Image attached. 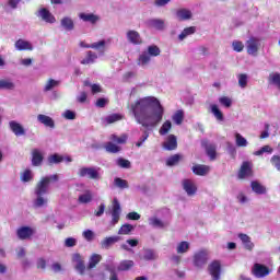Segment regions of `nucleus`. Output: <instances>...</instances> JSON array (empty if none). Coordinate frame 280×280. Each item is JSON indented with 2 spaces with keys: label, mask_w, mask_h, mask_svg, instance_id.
I'll list each match as a JSON object with an SVG mask.
<instances>
[{
  "label": "nucleus",
  "mask_w": 280,
  "mask_h": 280,
  "mask_svg": "<svg viewBox=\"0 0 280 280\" xmlns=\"http://www.w3.org/2000/svg\"><path fill=\"white\" fill-rule=\"evenodd\" d=\"M43 161H45V156L38 149H33L32 151V165L34 167H40L43 165Z\"/></svg>",
  "instance_id": "15"
},
{
  "label": "nucleus",
  "mask_w": 280,
  "mask_h": 280,
  "mask_svg": "<svg viewBox=\"0 0 280 280\" xmlns=\"http://www.w3.org/2000/svg\"><path fill=\"white\" fill-rule=\"evenodd\" d=\"M83 237L86 240V242H93V240H95V233H93L91 230H85L83 232Z\"/></svg>",
  "instance_id": "57"
},
{
  "label": "nucleus",
  "mask_w": 280,
  "mask_h": 280,
  "mask_svg": "<svg viewBox=\"0 0 280 280\" xmlns=\"http://www.w3.org/2000/svg\"><path fill=\"white\" fill-rule=\"evenodd\" d=\"M32 171L31 170H25L21 176V180H23V183H30V180H32Z\"/></svg>",
  "instance_id": "55"
},
{
  "label": "nucleus",
  "mask_w": 280,
  "mask_h": 280,
  "mask_svg": "<svg viewBox=\"0 0 280 280\" xmlns=\"http://www.w3.org/2000/svg\"><path fill=\"white\" fill-rule=\"evenodd\" d=\"M130 108L137 124L143 128H156L165 115L161 101L154 96L139 98L130 105Z\"/></svg>",
  "instance_id": "1"
},
{
  "label": "nucleus",
  "mask_w": 280,
  "mask_h": 280,
  "mask_svg": "<svg viewBox=\"0 0 280 280\" xmlns=\"http://www.w3.org/2000/svg\"><path fill=\"white\" fill-rule=\"evenodd\" d=\"M176 16L178 21H189V19H191V11L187 9H179L176 12Z\"/></svg>",
  "instance_id": "25"
},
{
  "label": "nucleus",
  "mask_w": 280,
  "mask_h": 280,
  "mask_svg": "<svg viewBox=\"0 0 280 280\" xmlns=\"http://www.w3.org/2000/svg\"><path fill=\"white\" fill-rule=\"evenodd\" d=\"M172 119H173L174 124H176L177 126H180L185 119V112H183V109L177 110L172 116Z\"/></svg>",
  "instance_id": "35"
},
{
  "label": "nucleus",
  "mask_w": 280,
  "mask_h": 280,
  "mask_svg": "<svg viewBox=\"0 0 280 280\" xmlns=\"http://www.w3.org/2000/svg\"><path fill=\"white\" fill-rule=\"evenodd\" d=\"M142 259L144 261H153V259H156V254L152 249H145Z\"/></svg>",
  "instance_id": "50"
},
{
  "label": "nucleus",
  "mask_w": 280,
  "mask_h": 280,
  "mask_svg": "<svg viewBox=\"0 0 280 280\" xmlns=\"http://www.w3.org/2000/svg\"><path fill=\"white\" fill-rule=\"evenodd\" d=\"M97 60V54L92 50L86 52V56L83 60H81V65H93Z\"/></svg>",
  "instance_id": "26"
},
{
  "label": "nucleus",
  "mask_w": 280,
  "mask_h": 280,
  "mask_svg": "<svg viewBox=\"0 0 280 280\" xmlns=\"http://www.w3.org/2000/svg\"><path fill=\"white\" fill-rule=\"evenodd\" d=\"M58 180H60V176L58 174L40 178L35 186V195L37 196L34 201L35 207H44L47 205V199H44L43 196H45V194H49V186L51 183H58Z\"/></svg>",
  "instance_id": "2"
},
{
  "label": "nucleus",
  "mask_w": 280,
  "mask_h": 280,
  "mask_svg": "<svg viewBox=\"0 0 280 280\" xmlns=\"http://www.w3.org/2000/svg\"><path fill=\"white\" fill-rule=\"evenodd\" d=\"M219 102L222 106H225V108H231V105L233 104V101L228 96L220 97Z\"/></svg>",
  "instance_id": "54"
},
{
  "label": "nucleus",
  "mask_w": 280,
  "mask_h": 280,
  "mask_svg": "<svg viewBox=\"0 0 280 280\" xmlns=\"http://www.w3.org/2000/svg\"><path fill=\"white\" fill-rule=\"evenodd\" d=\"M191 34H196L195 26L184 28V31L179 34L178 38L179 40H185V38H187V36H191Z\"/></svg>",
  "instance_id": "39"
},
{
  "label": "nucleus",
  "mask_w": 280,
  "mask_h": 280,
  "mask_svg": "<svg viewBox=\"0 0 280 280\" xmlns=\"http://www.w3.org/2000/svg\"><path fill=\"white\" fill-rule=\"evenodd\" d=\"M211 113L218 121H224V114L222 113V110H220L218 105H211Z\"/></svg>",
  "instance_id": "36"
},
{
  "label": "nucleus",
  "mask_w": 280,
  "mask_h": 280,
  "mask_svg": "<svg viewBox=\"0 0 280 280\" xmlns=\"http://www.w3.org/2000/svg\"><path fill=\"white\" fill-rule=\"evenodd\" d=\"M14 82L9 79H1L0 80V90L2 91H14Z\"/></svg>",
  "instance_id": "30"
},
{
  "label": "nucleus",
  "mask_w": 280,
  "mask_h": 280,
  "mask_svg": "<svg viewBox=\"0 0 280 280\" xmlns=\"http://www.w3.org/2000/svg\"><path fill=\"white\" fill-rule=\"evenodd\" d=\"M235 140L237 148H246L248 145V141L246 140V138H244L240 133H235Z\"/></svg>",
  "instance_id": "46"
},
{
  "label": "nucleus",
  "mask_w": 280,
  "mask_h": 280,
  "mask_svg": "<svg viewBox=\"0 0 280 280\" xmlns=\"http://www.w3.org/2000/svg\"><path fill=\"white\" fill-rule=\"evenodd\" d=\"M191 170L196 176H207V174L211 172V167L205 164H196L191 167Z\"/></svg>",
  "instance_id": "16"
},
{
  "label": "nucleus",
  "mask_w": 280,
  "mask_h": 280,
  "mask_svg": "<svg viewBox=\"0 0 280 280\" xmlns=\"http://www.w3.org/2000/svg\"><path fill=\"white\" fill-rule=\"evenodd\" d=\"M127 220H141V214L138 212H129L127 214Z\"/></svg>",
  "instance_id": "64"
},
{
  "label": "nucleus",
  "mask_w": 280,
  "mask_h": 280,
  "mask_svg": "<svg viewBox=\"0 0 280 280\" xmlns=\"http://www.w3.org/2000/svg\"><path fill=\"white\" fill-rule=\"evenodd\" d=\"M37 120L39 121V124H43L44 126H46V128H56V122L54 121V118L45 114H39L37 116Z\"/></svg>",
  "instance_id": "19"
},
{
  "label": "nucleus",
  "mask_w": 280,
  "mask_h": 280,
  "mask_svg": "<svg viewBox=\"0 0 280 280\" xmlns=\"http://www.w3.org/2000/svg\"><path fill=\"white\" fill-rule=\"evenodd\" d=\"M37 16L45 21V23H56V16L47 8L39 9Z\"/></svg>",
  "instance_id": "12"
},
{
  "label": "nucleus",
  "mask_w": 280,
  "mask_h": 280,
  "mask_svg": "<svg viewBox=\"0 0 280 280\" xmlns=\"http://www.w3.org/2000/svg\"><path fill=\"white\" fill-rule=\"evenodd\" d=\"M119 240H121V237H119V236H108V237H105L101 242V247L102 248H108L109 246H113L114 244H117V242H119Z\"/></svg>",
  "instance_id": "24"
},
{
  "label": "nucleus",
  "mask_w": 280,
  "mask_h": 280,
  "mask_svg": "<svg viewBox=\"0 0 280 280\" xmlns=\"http://www.w3.org/2000/svg\"><path fill=\"white\" fill-rule=\"evenodd\" d=\"M151 224H152V226H156L158 229L165 228V223H163V221H161V219H159V218L151 219Z\"/></svg>",
  "instance_id": "58"
},
{
  "label": "nucleus",
  "mask_w": 280,
  "mask_h": 280,
  "mask_svg": "<svg viewBox=\"0 0 280 280\" xmlns=\"http://www.w3.org/2000/svg\"><path fill=\"white\" fill-rule=\"evenodd\" d=\"M121 218V205L117 198H114L112 202V221L110 224L113 226L119 224V220Z\"/></svg>",
  "instance_id": "4"
},
{
  "label": "nucleus",
  "mask_w": 280,
  "mask_h": 280,
  "mask_svg": "<svg viewBox=\"0 0 280 280\" xmlns=\"http://www.w3.org/2000/svg\"><path fill=\"white\" fill-rule=\"evenodd\" d=\"M164 150H167L168 152H172L178 148V140L176 136L170 135L166 140L163 142Z\"/></svg>",
  "instance_id": "9"
},
{
  "label": "nucleus",
  "mask_w": 280,
  "mask_h": 280,
  "mask_svg": "<svg viewBox=\"0 0 280 280\" xmlns=\"http://www.w3.org/2000/svg\"><path fill=\"white\" fill-rule=\"evenodd\" d=\"M149 27H153V30H165V21L161 19H151L148 22Z\"/></svg>",
  "instance_id": "23"
},
{
  "label": "nucleus",
  "mask_w": 280,
  "mask_h": 280,
  "mask_svg": "<svg viewBox=\"0 0 280 280\" xmlns=\"http://www.w3.org/2000/svg\"><path fill=\"white\" fill-rule=\"evenodd\" d=\"M135 231V225L130 223L122 224L118 230V235H130Z\"/></svg>",
  "instance_id": "31"
},
{
  "label": "nucleus",
  "mask_w": 280,
  "mask_h": 280,
  "mask_svg": "<svg viewBox=\"0 0 280 280\" xmlns=\"http://www.w3.org/2000/svg\"><path fill=\"white\" fill-rule=\"evenodd\" d=\"M148 54L152 57L161 56V48L156 45H151L148 47Z\"/></svg>",
  "instance_id": "51"
},
{
  "label": "nucleus",
  "mask_w": 280,
  "mask_h": 280,
  "mask_svg": "<svg viewBox=\"0 0 280 280\" xmlns=\"http://www.w3.org/2000/svg\"><path fill=\"white\" fill-rule=\"evenodd\" d=\"M102 261V255L100 254H93L91 257H90V260H89V265H88V270H93V268H95V266H97V264H100Z\"/></svg>",
  "instance_id": "27"
},
{
  "label": "nucleus",
  "mask_w": 280,
  "mask_h": 280,
  "mask_svg": "<svg viewBox=\"0 0 280 280\" xmlns=\"http://www.w3.org/2000/svg\"><path fill=\"white\" fill-rule=\"evenodd\" d=\"M252 275L257 279H264V277H268V275H270V268L266 265L256 262L252 268Z\"/></svg>",
  "instance_id": "6"
},
{
  "label": "nucleus",
  "mask_w": 280,
  "mask_h": 280,
  "mask_svg": "<svg viewBox=\"0 0 280 280\" xmlns=\"http://www.w3.org/2000/svg\"><path fill=\"white\" fill-rule=\"evenodd\" d=\"M108 102H109L108 98L100 97V98H97L95 106L97 108H105L106 104H108Z\"/></svg>",
  "instance_id": "60"
},
{
  "label": "nucleus",
  "mask_w": 280,
  "mask_h": 280,
  "mask_svg": "<svg viewBox=\"0 0 280 280\" xmlns=\"http://www.w3.org/2000/svg\"><path fill=\"white\" fill-rule=\"evenodd\" d=\"M117 166L122 167L124 170H130V161H128L124 158H119L117 160Z\"/></svg>",
  "instance_id": "53"
},
{
  "label": "nucleus",
  "mask_w": 280,
  "mask_h": 280,
  "mask_svg": "<svg viewBox=\"0 0 280 280\" xmlns=\"http://www.w3.org/2000/svg\"><path fill=\"white\" fill-rule=\"evenodd\" d=\"M250 187H252V190L255 194H258L259 196L266 194V186L261 185L259 182H256V180L252 182Z\"/></svg>",
  "instance_id": "28"
},
{
  "label": "nucleus",
  "mask_w": 280,
  "mask_h": 280,
  "mask_svg": "<svg viewBox=\"0 0 280 280\" xmlns=\"http://www.w3.org/2000/svg\"><path fill=\"white\" fill-rule=\"evenodd\" d=\"M86 49H96V51H102V54H104V50L106 49V40L102 39L93 43L91 46H86Z\"/></svg>",
  "instance_id": "32"
},
{
  "label": "nucleus",
  "mask_w": 280,
  "mask_h": 280,
  "mask_svg": "<svg viewBox=\"0 0 280 280\" xmlns=\"http://www.w3.org/2000/svg\"><path fill=\"white\" fill-rule=\"evenodd\" d=\"M257 51H259V39L250 37L249 40H247V54H249V56H257Z\"/></svg>",
  "instance_id": "14"
},
{
  "label": "nucleus",
  "mask_w": 280,
  "mask_h": 280,
  "mask_svg": "<svg viewBox=\"0 0 280 280\" xmlns=\"http://www.w3.org/2000/svg\"><path fill=\"white\" fill-rule=\"evenodd\" d=\"M61 25L68 32H71L75 27V24H73V20L71 18H63L61 20Z\"/></svg>",
  "instance_id": "40"
},
{
  "label": "nucleus",
  "mask_w": 280,
  "mask_h": 280,
  "mask_svg": "<svg viewBox=\"0 0 280 280\" xmlns=\"http://www.w3.org/2000/svg\"><path fill=\"white\" fill-rule=\"evenodd\" d=\"M135 266V261L132 260H122L120 261L117 270H119L120 272H124L126 270H130V268H132Z\"/></svg>",
  "instance_id": "38"
},
{
  "label": "nucleus",
  "mask_w": 280,
  "mask_h": 280,
  "mask_svg": "<svg viewBox=\"0 0 280 280\" xmlns=\"http://www.w3.org/2000/svg\"><path fill=\"white\" fill-rule=\"evenodd\" d=\"M62 161H65V156H62L58 153H55V154L48 156L49 165H58V163H62Z\"/></svg>",
  "instance_id": "37"
},
{
  "label": "nucleus",
  "mask_w": 280,
  "mask_h": 280,
  "mask_svg": "<svg viewBox=\"0 0 280 280\" xmlns=\"http://www.w3.org/2000/svg\"><path fill=\"white\" fill-rule=\"evenodd\" d=\"M127 39L132 45H141L143 39L141 38V34L137 31H128L127 32Z\"/></svg>",
  "instance_id": "17"
},
{
  "label": "nucleus",
  "mask_w": 280,
  "mask_h": 280,
  "mask_svg": "<svg viewBox=\"0 0 280 280\" xmlns=\"http://www.w3.org/2000/svg\"><path fill=\"white\" fill-rule=\"evenodd\" d=\"M148 137H150V133L148 130H145L142 135V137L139 139V141L136 143L137 148H141L145 141H148Z\"/></svg>",
  "instance_id": "59"
},
{
  "label": "nucleus",
  "mask_w": 280,
  "mask_h": 280,
  "mask_svg": "<svg viewBox=\"0 0 280 280\" xmlns=\"http://www.w3.org/2000/svg\"><path fill=\"white\" fill-rule=\"evenodd\" d=\"M104 149L106 150V152H108L109 154H117L118 152H121V147L113 143V142H107L104 145Z\"/></svg>",
  "instance_id": "33"
},
{
  "label": "nucleus",
  "mask_w": 280,
  "mask_h": 280,
  "mask_svg": "<svg viewBox=\"0 0 280 280\" xmlns=\"http://www.w3.org/2000/svg\"><path fill=\"white\" fill-rule=\"evenodd\" d=\"M253 176V163L243 162L238 171V178L242 180L244 178H250Z\"/></svg>",
  "instance_id": "7"
},
{
  "label": "nucleus",
  "mask_w": 280,
  "mask_h": 280,
  "mask_svg": "<svg viewBox=\"0 0 280 280\" xmlns=\"http://www.w3.org/2000/svg\"><path fill=\"white\" fill-rule=\"evenodd\" d=\"M271 164L280 172V156L279 155H273L271 158Z\"/></svg>",
  "instance_id": "62"
},
{
  "label": "nucleus",
  "mask_w": 280,
  "mask_h": 280,
  "mask_svg": "<svg viewBox=\"0 0 280 280\" xmlns=\"http://www.w3.org/2000/svg\"><path fill=\"white\" fill-rule=\"evenodd\" d=\"M75 244H78V241H75V238H73V237H68L65 241V246H67V248H73V246H75Z\"/></svg>",
  "instance_id": "61"
},
{
  "label": "nucleus",
  "mask_w": 280,
  "mask_h": 280,
  "mask_svg": "<svg viewBox=\"0 0 280 280\" xmlns=\"http://www.w3.org/2000/svg\"><path fill=\"white\" fill-rule=\"evenodd\" d=\"M114 185L116 187H118L119 189H128V187H129L128 180L121 179V177H116L114 179Z\"/></svg>",
  "instance_id": "45"
},
{
  "label": "nucleus",
  "mask_w": 280,
  "mask_h": 280,
  "mask_svg": "<svg viewBox=\"0 0 280 280\" xmlns=\"http://www.w3.org/2000/svg\"><path fill=\"white\" fill-rule=\"evenodd\" d=\"M183 159V155L176 153L174 155H171L167 160H166V165L168 167H174V165H178V163H180V160Z\"/></svg>",
  "instance_id": "34"
},
{
  "label": "nucleus",
  "mask_w": 280,
  "mask_h": 280,
  "mask_svg": "<svg viewBox=\"0 0 280 280\" xmlns=\"http://www.w3.org/2000/svg\"><path fill=\"white\" fill-rule=\"evenodd\" d=\"M63 117H65L66 119L73 120V119H75V113L72 112V110H70V109H67V110L65 112V114H63Z\"/></svg>",
  "instance_id": "63"
},
{
  "label": "nucleus",
  "mask_w": 280,
  "mask_h": 280,
  "mask_svg": "<svg viewBox=\"0 0 280 280\" xmlns=\"http://www.w3.org/2000/svg\"><path fill=\"white\" fill-rule=\"evenodd\" d=\"M78 176L81 178H90V180H100V172H97V168L95 167H81Z\"/></svg>",
  "instance_id": "5"
},
{
  "label": "nucleus",
  "mask_w": 280,
  "mask_h": 280,
  "mask_svg": "<svg viewBox=\"0 0 280 280\" xmlns=\"http://www.w3.org/2000/svg\"><path fill=\"white\" fill-rule=\"evenodd\" d=\"M124 119V115L121 114H110L105 118L107 124H115L116 121H121Z\"/></svg>",
  "instance_id": "43"
},
{
  "label": "nucleus",
  "mask_w": 280,
  "mask_h": 280,
  "mask_svg": "<svg viewBox=\"0 0 280 280\" xmlns=\"http://www.w3.org/2000/svg\"><path fill=\"white\" fill-rule=\"evenodd\" d=\"M9 128L13 135H15V137H25V128H23L22 124H19L15 120H11L9 122Z\"/></svg>",
  "instance_id": "13"
},
{
  "label": "nucleus",
  "mask_w": 280,
  "mask_h": 280,
  "mask_svg": "<svg viewBox=\"0 0 280 280\" xmlns=\"http://www.w3.org/2000/svg\"><path fill=\"white\" fill-rule=\"evenodd\" d=\"M232 47H233L234 51H237V52L244 51V43H242L240 40H234L232 43Z\"/></svg>",
  "instance_id": "56"
},
{
  "label": "nucleus",
  "mask_w": 280,
  "mask_h": 280,
  "mask_svg": "<svg viewBox=\"0 0 280 280\" xmlns=\"http://www.w3.org/2000/svg\"><path fill=\"white\" fill-rule=\"evenodd\" d=\"M269 83L275 84V86H277V89L280 91V73L279 72L270 73Z\"/></svg>",
  "instance_id": "41"
},
{
  "label": "nucleus",
  "mask_w": 280,
  "mask_h": 280,
  "mask_svg": "<svg viewBox=\"0 0 280 280\" xmlns=\"http://www.w3.org/2000/svg\"><path fill=\"white\" fill-rule=\"evenodd\" d=\"M170 130H172V121L166 120L163 122L159 132H160L161 137H165V135H167V132H170Z\"/></svg>",
  "instance_id": "42"
},
{
  "label": "nucleus",
  "mask_w": 280,
  "mask_h": 280,
  "mask_svg": "<svg viewBox=\"0 0 280 280\" xmlns=\"http://www.w3.org/2000/svg\"><path fill=\"white\" fill-rule=\"evenodd\" d=\"M72 261H74L75 265V270L80 273V275H84V272H86V265H84V259L82 258V255L80 254H74L72 256Z\"/></svg>",
  "instance_id": "11"
},
{
  "label": "nucleus",
  "mask_w": 280,
  "mask_h": 280,
  "mask_svg": "<svg viewBox=\"0 0 280 280\" xmlns=\"http://www.w3.org/2000/svg\"><path fill=\"white\" fill-rule=\"evenodd\" d=\"M208 261H209V252H207V249H201L195 253L192 257V264L194 266H196V268H202L203 266H207Z\"/></svg>",
  "instance_id": "3"
},
{
  "label": "nucleus",
  "mask_w": 280,
  "mask_h": 280,
  "mask_svg": "<svg viewBox=\"0 0 280 280\" xmlns=\"http://www.w3.org/2000/svg\"><path fill=\"white\" fill-rule=\"evenodd\" d=\"M78 200L81 205H89V202H92L93 200V192L91 190H85L83 195L79 196Z\"/></svg>",
  "instance_id": "29"
},
{
  "label": "nucleus",
  "mask_w": 280,
  "mask_h": 280,
  "mask_svg": "<svg viewBox=\"0 0 280 280\" xmlns=\"http://www.w3.org/2000/svg\"><path fill=\"white\" fill-rule=\"evenodd\" d=\"M16 235L19 240H32V235H34V229L31 226H21L16 230Z\"/></svg>",
  "instance_id": "8"
},
{
  "label": "nucleus",
  "mask_w": 280,
  "mask_h": 280,
  "mask_svg": "<svg viewBox=\"0 0 280 280\" xmlns=\"http://www.w3.org/2000/svg\"><path fill=\"white\" fill-rule=\"evenodd\" d=\"M189 250V243L187 241H183L177 245L178 255H183Z\"/></svg>",
  "instance_id": "47"
},
{
  "label": "nucleus",
  "mask_w": 280,
  "mask_h": 280,
  "mask_svg": "<svg viewBox=\"0 0 280 280\" xmlns=\"http://www.w3.org/2000/svg\"><path fill=\"white\" fill-rule=\"evenodd\" d=\"M79 19H81V21H84V23H91L92 25H95V23L100 21L98 15L93 13H80Z\"/></svg>",
  "instance_id": "21"
},
{
  "label": "nucleus",
  "mask_w": 280,
  "mask_h": 280,
  "mask_svg": "<svg viewBox=\"0 0 280 280\" xmlns=\"http://www.w3.org/2000/svg\"><path fill=\"white\" fill-rule=\"evenodd\" d=\"M183 189L186 191L187 196H196V191H198V186L191 179L183 180Z\"/></svg>",
  "instance_id": "10"
},
{
  "label": "nucleus",
  "mask_w": 280,
  "mask_h": 280,
  "mask_svg": "<svg viewBox=\"0 0 280 280\" xmlns=\"http://www.w3.org/2000/svg\"><path fill=\"white\" fill-rule=\"evenodd\" d=\"M110 139L114 141V143L124 144L126 143V141H128V136L121 135L120 137H118L117 135H112Z\"/></svg>",
  "instance_id": "49"
},
{
  "label": "nucleus",
  "mask_w": 280,
  "mask_h": 280,
  "mask_svg": "<svg viewBox=\"0 0 280 280\" xmlns=\"http://www.w3.org/2000/svg\"><path fill=\"white\" fill-rule=\"evenodd\" d=\"M15 48L18 51H32V49H34L32 44L25 39H18L15 42Z\"/></svg>",
  "instance_id": "20"
},
{
  "label": "nucleus",
  "mask_w": 280,
  "mask_h": 280,
  "mask_svg": "<svg viewBox=\"0 0 280 280\" xmlns=\"http://www.w3.org/2000/svg\"><path fill=\"white\" fill-rule=\"evenodd\" d=\"M56 86H60V81L49 79L44 88V92L47 93L51 91V89H56Z\"/></svg>",
  "instance_id": "44"
},
{
  "label": "nucleus",
  "mask_w": 280,
  "mask_h": 280,
  "mask_svg": "<svg viewBox=\"0 0 280 280\" xmlns=\"http://www.w3.org/2000/svg\"><path fill=\"white\" fill-rule=\"evenodd\" d=\"M238 86H241V89H246V86H248V75L244 73L238 74Z\"/></svg>",
  "instance_id": "52"
},
{
  "label": "nucleus",
  "mask_w": 280,
  "mask_h": 280,
  "mask_svg": "<svg viewBox=\"0 0 280 280\" xmlns=\"http://www.w3.org/2000/svg\"><path fill=\"white\" fill-rule=\"evenodd\" d=\"M205 150L207 156H209L210 161H215L218 159V147L213 143L205 144Z\"/></svg>",
  "instance_id": "18"
},
{
  "label": "nucleus",
  "mask_w": 280,
  "mask_h": 280,
  "mask_svg": "<svg viewBox=\"0 0 280 280\" xmlns=\"http://www.w3.org/2000/svg\"><path fill=\"white\" fill-rule=\"evenodd\" d=\"M150 60H151L150 55H148V52H143L138 58V65L141 67H145V65H148Z\"/></svg>",
  "instance_id": "48"
},
{
  "label": "nucleus",
  "mask_w": 280,
  "mask_h": 280,
  "mask_svg": "<svg viewBox=\"0 0 280 280\" xmlns=\"http://www.w3.org/2000/svg\"><path fill=\"white\" fill-rule=\"evenodd\" d=\"M238 240H241L246 250H253L255 248V244L250 241V236L247 234H238Z\"/></svg>",
  "instance_id": "22"
}]
</instances>
